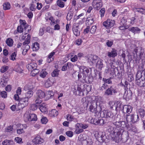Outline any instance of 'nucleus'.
<instances>
[{
    "instance_id": "f03ea898",
    "label": "nucleus",
    "mask_w": 145,
    "mask_h": 145,
    "mask_svg": "<svg viewBox=\"0 0 145 145\" xmlns=\"http://www.w3.org/2000/svg\"><path fill=\"white\" fill-rule=\"evenodd\" d=\"M120 116L118 115H115L114 117V120L113 124L116 126L114 129L111 131L110 136L114 141L116 142L121 141V130H122L121 123H125L124 121H120Z\"/></svg>"
},
{
    "instance_id": "8fccbe9b",
    "label": "nucleus",
    "mask_w": 145,
    "mask_h": 145,
    "mask_svg": "<svg viewBox=\"0 0 145 145\" xmlns=\"http://www.w3.org/2000/svg\"><path fill=\"white\" fill-rule=\"evenodd\" d=\"M73 16V13L72 12H70L68 13L67 16V19L68 20H70L72 18Z\"/></svg>"
},
{
    "instance_id": "a878e982",
    "label": "nucleus",
    "mask_w": 145,
    "mask_h": 145,
    "mask_svg": "<svg viewBox=\"0 0 145 145\" xmlns=\"http://www.w3.org/2000/svg\"><path fill=\"white\" fill-rule=\"evenodd\" d=\"M55 54V52H52L50 53L48 56L47 60L48 63H50L54 59L53 57V56Z\"/></svg>"
},
{
    "instance_id": "f8f14e48",
    "label": "nucleus",
    "mask_w": 145,
    "mask_h": 145,
    "mask_svg": "<svg viewBox=\"0 0 145 145\" xmlns=\"http://www.w3.org/2000/svg\"><path fill=\"white\" fill-rule=\"evenodd\" d=\"M98 56L96 55H90L88 57V61L92 64H95L97 61Z\"/></svg>"
},
{
    "instance_id": "f704fd0d",
    "label": "nucleus",
    "mask_w": 145,
    "mask_h": 145,
    "mask_svg": "<svg viewBox=\"0 0 145 145\" xmlns=\"http://www.w3.org/2000/svg\"><path fill=\"white\" fill-rule=\"evenodd\" d=\"M6 43L8 46L10 47L12 46L13 43V40L11 38H8L7 39Z\"/></svg>"
},
{
    "instance_id": "5fc2aeb1",
    "label": "nucleus",
    "mask_w": 145,
    "mask_h": 145,
    "mask_svg": "<svg viewBox=\"0 0 145 145\" xmlns=\"http://www.w3.org/2000/svg\"><path fill=\"white\" fill-rule=\"evenodd\" d=\"M127 22L126 19L125 18H123L121 20L120 24L122 25H126Z\"/></svg>"
},
{
    "instance_id": "4d7b16f0",
    "label": "nucleus",
    "mask_w": 145,
    "mask_h": 145,
    "mask_svg": "<svg viewBox=\"0 0 145 145\" xmlns=\"http://www.w3.org/2000/svg\"><path fill=\"white\" fill-rule=\"evenodd\" d=\"M47 74V72L44 70L43 69L40 72V76L42 78H44Z\"/></svg>"
},
{
    "instance_id": "0e129e2a",
    "label": "nucleus",
    "mask_w": 145,
    "mask_h": 145,
    "mask_svg": "<svg viewBox=\"0 0 145 145\" xmlns=\"http://www.w3.org/2000/svg\"><path fill=\"white\" fill-rule=\"evenodd\" d=\"M58 74V71L57 70L54 71L52 73V75L53 77L56 76Z\"/></svg>"
},
{
    "instance_id": "de8ad7c7",
    "label": "nucleus",
    "mask_w": 145,
    "mask_h": 145,
    "mask_svg": "<svg viewBox=\"0 0 145 145\" xmlns=\"http://www.w3.org/2000/svg\"><path fill=\"white\" fill-rule=\"evenodd\" d=\"M46 17L45 19L46 21L50 22L52 16H51V14L49 12H48L46 13L45 14Z\"/></svg>"
},
{
    "instance_id": "774afa93",
    "label": "nucleus",
    "mask_w": 145,
    "mask_h": 145,
    "mask_svg": "<svg viewBox=\"0 0 145 145\" xmlns=\"http://www.w3.org/2000/svg\"><path fill=\"white\" fill-rule=\"evenodd\" d=\"M17 30L20 33H22L23 32V29L21 25L18 26L17 29Z\"/></svg>"
},
{
    "instance_id": "c756f323",
    "label": "nucleus",
    "mask_w": 145,
    "mask_h": 145,
    "mask_svg": "<svg viewBox=\"0 0 145 145\" xmlns=\"http://www.w3.org/2000/svg\"><path fill=\"white\" fill-rule=\"evenodd\" d=\"M53 81L52 79H48L45 84L46 87L48 88L51 86L53 84Z\"/></svg>"
},
{
    "instance_id": "393cba45",
    "label": "nucleus",
    "mask_w": 145,
    "mask_h": 145,
    "mask_svg": "<svg viewBox=\"0 0 145 145\" xmlns=\"http://www.w3.org/2000/svg\"><path fill=\"white\" fill-rule=\"evenodd\" d=\"M133 10L135 12H137L142 14H145V9L142 8H133Z\"/></svg>"
},
{
    "instance_id": "bf43d9fd",
    "label": "nucleus",
    "mask_w": 145,
    "mask_h": 145,
    "mask_svg": "<svg viewBox=\"0 0 145 145\" xmlns=\"http://www.w3.org/2000/svg\"><path fill=\"white\" fill-rule=\"evenodd\" d=\"M97 29L96 26L93 25L92 26L91 29H90V32L91 34H94L96 31Z\"/></svg>"
},
{
    "instance_id": "69168bd1",
    "label": "nucleus",
    "mask_w": 145,
    "mask_h": 145,
    "mask_svg": "<svg viewBox=\"0 0 145 145\" xmlns=\"http://www.w3.org/2000/svg\"><path fill=\"white\" fill-rule=\"evenodd\" d=\"M16 56V54L15 52H14L12 53L11 55V59L13 61L15 60Z\"/></svg>"
},
{
    "instance_id": "cd10ccee",
    "label": "nucleus",
    "mask_w": 145,
    "mask_h": 145,
    "mask_svg": "<svg viewBox=\"0 0 145 145\" xmlns=\"http://www.w3.org/2000/svg\"><path fill=\"white\" fill-rule=\"evenodd\" d=\"M92 15L91 17H88L87 19L86 22L88 23H89V24L91 25L95 21V16L92 14Z\"/></svg>"
},
{
    "instance_id": "3c124183",
    "label": "nucleus",
    "mask_w": 145,
    "mask_h": 145,
    "mask_svg": "<svg viewBox=\"0 0 145 145\" xmlns=\"http://www.w3.org/2000/svg\"><path fill=\"white\" fill-rule=\"evenodd\" d=\"M77 126L82 129H85L88 127V125L86 124H83L81 123H77Z\"/></svg>"
},
{
    "instance_id": "37998d69",
    "label": "nucleus",
    "mask_w": 145,
    "mask_h": 145,
    "mask_svg": "<svg viewBox=\"0 0 145 145\" xmlns=\"http://www.w3.org/2000/svg\"><path fill=\"white\" fill-rule=\"evenodd\" d=\"M50 24L51 25H54L58 23L59 21L58 20H55L54 19L52 16L50 22Z\"/></svg>"
},
{
    "instance_id": "20e7f679",
    "label": "nucleus",
    "mask_w": 145,
    "mask_h": 145,
    "mask_svg": "<svg viewBox=\"0 0 145 145\" xmlns=\"http://www.w3.org/2000/svg\"><path fill=\"white\" fill-rule=\"evenodd\" d=\"M126 119L127 122L131 121L135 123L138 121L139 118L138 114H132L126 115Z\"/></svg>"
},
{
    "instance_id": "f257e3e1",
    "label": "nucleus",
    "mask_w": 145,
    "mask_h": 145,
    "mask_svg": "<svg viewBox=\"0 0 145 145\" xmlns=\"http://www.w3.org/2000/svg\"><path fill=\"white\" fill-rule=\"evenodd\" d=\"M20 23L21 25L24 27L25 32L24 35L20 37L21 41L25 40L22 45V48L23 49L22 54L25 55L30 48L29 44L30 42L31 36L29 34L27 35V34L31 30V27L30 25H28L26 23L25 20L20 19Z\"/></svg>"
},
{
    "instance_id": "7ed1b4c3",
    "label": "nucleus",
    "mask_w": 145,
    "mask_h": 145,
    "mask_svg": "<svg viewBox=\"0 0 145 145\" xmlns=\"http://www.w3.org/2000/svg\"><path fill=\"white\" fill-rule=\"evenodd\" d=\"M90 104L89 106L90 111L91 112L95 113V114H97V113H99L103 109L102 106L99 105V107L100 108V110L97 111V102L95 101H91Z\"/></svg>"
},
{
    "instance_id": "864d4df0",
    "label": "nucleus",
    "mask_w": 145,
    "mask_h": 145,
    "mask_svg": "<svg viewBox=\"0 0 145 145\" xmlns=\"http://www.w3.org/2000/svg\"><path fill=\"white\" fill-rule=\"evenodd\" d=\"M7 94L5 91H3L0 93V97L4 98H6L7 97Z\"/></svg>"
},
{
    "instance_id": "72a5a7b5",
    "label": "nucleus",
    "mask_w": 145,
    "mask_h": 145,
    "mask_svg": "<svg viewBox=\"0 0 145 145\" xmlns=\"http://www.w3.org/2000/svg\"><path fill=\"white\" fill-rule=\"evenodd\" d=\"M30 116V114H29L27 112H26L24 115V120L26 121H30L31 119Z\"/></svg>"
},
{
    "instance_id": "b1692460",
    "label": "nucleus",
    "mask_w": 145,
    "mask_h": 145,
    "mask_svg": "<svg viewBox=\"0 0 145 145\" xmlns=\"http://www.w3.org/2000/svg\"><path fill=\"white\" fill-rule=\"evenodd\" d=\"M103 60L100 59L97 60V63L96 64V67L99 69H101L103 67Z\"/></svg>"
},
{
    "instance_id": "bb28decb",
    "label": "nucleus",
    "mask_w": 145,
    "mask_h": 145,
    "mask_svg": "<svg viewBox=\"0 0 145 145\" xmlns=\"http://www.w3.org/2000/svg\"><path fill=\"white\" fill-rule=\"evenodd\" d=\"M39 48V44L37 42H35L32 45V49L33 51H36Z\"/></svg>"
},
{
    "instance_id": "ddd939ff",
    "label": "nucleus",
    "mask_w": 145,
    "mask_h": 145,
    "mask_svg": "<svg viewBox=\"0 0 145 145\" xmlns=\"http://www.w3.org/2000/svg\"><path fill=\"white\" fill-rule=\"evenodd\" d=\"M121 141L123 142H125L129 139V135L127 132L125 131L120 136Z\"/></svg>"
},
{
    "instance_id": "4c0bfd02",
    "label": "nucleus",
    "mask_w": 145,
    "mask_h": 145,
    "mask_svg": "<svg viewBox=\"0 0 145 145\" xmlns=\"http://www.w3.org/2000/svg\"><path fill=\"white\" fill-rule=\"evenodd\" d=\"M93 101H95L97 102V104L98 103H102L103 101V99L102 97L100 96H97L95 97V100Z\"/></svg>"
},
{
    "instance_id": "aec40b11",
    "label": "nucleus",
    "mask_w": 145,
    "mask_h": 145,
    "mask_svg": "<svg viewBox=\"0 0 145 145\" xmlns=\"http://www.w3.org/2000/svg\"><path fill=\"white\" fill-rule=\"evenodd\" d=\"M25 125L21 124L20 125V129H18L17 130V132L19 135L24 133L25 131L24 129H25Z\"/></svg>"
},
{
    "instance_id": "2f4dec72",
    "label": "nucleus",
    "mask_w": 145,
    "mask_h": 145,
    "mask_svg": "<svg viewBox=\"0 0 145 145\" xmlns=\"http://www.w3.org/2000/svg\"><path fill=\"white\" fill-rule=\"evenodd\" d=\"M137 112L138 115H139L140 117L142 118H143L145 115V111L144 109H138Z\"/></svg>"
},
{
    "instance_id": "c85d7f7f",
    "label": "nucleus",
    "mask_w": 145,
    "mask_h": 145,
    "mask_svg": "<svg viewBox=\"0 0 145 145\" xmlns=\"http://www.w3.org/2000/svg\"><path fill=\"white\" fill-rule=\"evenodd\" d=\"M54 95V93L52 91H48L46 93L45 96L46 97L47 99H49L52 98Z\"/></svg>"
},
{
    "instance_id": "0eeeda50",
    "label": "nucleus",
    "mask_w": 145,
    "mask_h": 145,
    "mask_svg": "<svg viewBox=\"0 0 145 145\" xmlns=\"http://www.w3.org/2000/svg\"><path fill=\"white\" fill-rule=\"evenodd\" d=\"M79 69L80 71L82 72V74L84 75L82 79L85 80L86 77L88 76V74L89 72V70L86 67L83 66H81Z\"/></svg>"
},
{
    "instance_id": "6e6d98bb",
    "label": "nucleus",
    "mask_w": 145,
    "mask_h": 145,
    "mask_svg": "<svg viewBox=\"0 0 145 145\" xmlns=\"http://www.w3.org/2000/svg\"><path fill=\"white\" fill-rule=\"evenodd\" d=\"M8 67L7 66H4L2 67L0 71L2 73H4L7 71L8 69Z\"/></svg>"
},
{
    "instance_id": "1a4fd4ad",
    "label": "nucleus",
    "mask_w": 145,
    "mask_h": 145,
    "mask_svg": "<svg viewBox=\"0 0 145 145\" xmlns=\"http://www.w3.org/2000/svg\"><path fill=\"white\" fill-rule=\"evenodd\" d=\"M121 111L124 114L127 113L129 114L132 111V107L129 105H125L122 106Z\"/></svg>"
},
{
    "instance_id": "338daca9",
    "label": "nucleus",
    "mask_w": 145,
    "mask_h": 145,
    "mask_svg": "<svg viewBox=\"0 0 145 145\" xmlns=\"http://www.w3.org/2000/svg\"><path fill=\"white\" fill-rule=\"evenodd\" d=\"M139 57L140 58H141L142 56H143L144 53V52L143 50H142L141 48H139Z\"/></svg>"
},
{
    "instance_id": "39448f33",
    "label": "nucleus",
    "mask_w": 145,
    "mask_h": 145,
    "mask_svg": "<svg viewBox=\"0 0 145 145\" xmlns=\"http://www.w3.org/2000/svg\"><path fill=\"white\" fill-rule=\"evenodd\" d=\"M88 121L95 125H103L104 123L103 119H93L92 117L89 118L88 120Z\"/></svg>"
},
{
    "instance_id": "9d476101",
    "label": "nucleus",
    "mask_w": 145,
    "mask_h": 145,
    "mask_svg": "<svg viewBox=\"0 0 145 145\" xmlns=\"http://www.w3.org/2000/svg\"><path fill=\"white\" fill-rule=\"evenodd\" d=\"M29 100L25 97L21 98L19 99V104L21 105V108H23L28 105Z\"/></svg>"
},
{
    "instance_id": "e2e57ef3",
    "label": "nucleus",
    "mask_w": 145,
    "mask_h": 145,
    "mask_svg": "<svg viewBox=\"0 0 145 145\" xmlns=\"http://www.w3.org/2000/svg\"><path fill=\"white\" fill-rule=\"evenodd\" d=\"M83 86H82V85L78 86L77 90L79 91V93H80L81 92H83Z\"/></svg>"
},
{
    "instance_id": "473e14b6",
    "label": "nucleus",
    "mask_w": 145,
    "mask_h": 145,
    "mask_svg": "<svg viewBox=\"0 0 145 145\" xmlns=\"http://www.w3.org/2000/svg\"><path fill=\"white\" fill-rule=\"evenodd\" d=\"M33 92L32 90H29L25 94V97L29 99L33 95Z\"/></svg>"
},
{
    "instance_id": "6e6552de",
    "label": "nucleus",
    "mask_w": 145,
    "mask_h": 145,
    "mask_svg": "<svg viewBox=\"0 0 145 145\" xmlns=\"http://www.w3.org/2000/svg\"><path fill=\"white\" fill-rule=\"evenodd\" d=\"M92 5L95 9L99 10L102 7V4L101 0H93Z\"/></svg>"
},
{
    "instance_id": "5701e85b",
    "label": "nucleus",
    "mask_w": 145,
    "mask_h": 145,
    "mask_svg": "<svg viewBox=\"0 0 145 145\" xmlns=\"http://www.w3.org/2000/svg\"><path fill=\"white\" fill-rule=\"evenodd\" d=\"M40 111L43 113H46L47 112L46 105L44 103H42L40 105L39 107Z\"/></svg>"
},
{
    "instance_id": "4be33fe9",
    "label": "nucleus",
    "mask_w": 145,
    "mask_h": 145,
    "mask_svg": "<svg viewBox=\"0 0 145 145\" xmlns=\"http://www.w3.org/2000/svg\"><path fill=\"white\" fill-rule=\"evenodd\" d=\"M78 27L77 26H74L72 30L74 34L76 36H78L80 35V31L78 30Z\"/></svg>"
},
{
    "instance_id": "13d9d810",
    "label": "nucleus",
    "mask_w": 145,
    "mask_h": 145,
    "mask_svg": "<svg viewBox=\"0 0 145 145\" xmlns=\"http://www.w3.org/2000/svg\"><path fill=\"white\" fill-rule=\"evenodd\" d=\"M48 121V119L45 117H43L41 120V122L42 124H46Z\"/></svg>"
},
{
    "instance_id": "ea45409f",
    "label": "nucleus",
    "mask_w": 145,
    "mask_h": 145,
    "mask_svg": "<svg viewBox=\"0 0 145 145\" xmlns=\"http://www.w3.org/2000/svg\"><path fill=\"white\" fill-rule=\"evenodd\" d=\"M116 104V109L118 110H121V109L122 108V106H123L119 101H117Z\"/></svg>"
},
{
    "instance_id": "e433bc0d",
    "label": "nucleus",
    "mask_w": 145,
    "mask_h": 145,
    "mask_svg": "<svg viewBox=\"0 0 145 145\" xmlns=\"http://www.w3.org/2000/svg\"><path fill=\"white\" fill-rule=\"evenodd\" d=\"M3 9L5 10L9 9L10 8V3L8 2L4 3L3 5Z\"/></svg>"
},
{
    "instance_id": "09e8293b",
    "label": "nucleus",
    "mask_w": 145,
    "mask_h": 145,
    "mask_svg": "<svg viewBox=\"0 0 145 145\" xmlns=\"http://www.w3.org/2000/svg\"><path fill=\"white\" fill-rule=\"evenodd\" d=\"M31 71V75L33 76H35L39 72L40 70L36 68V69H34V70Z\"/></svg>"
},
{
    "instance_id": "79ce46f5",
    "label": "nucleus",
    "mask_w": 145,
    "mask_h": 145,
    "mask_svg": "<svg viewBox=\"0 0 145 145\" xmlns=\"http://www.w3.org/2000/svg\"><path fill=\"white\" fill-rule=\"evenodd\" d=\"M30 121H36L37 118L36 115L35 114H30Z\"/></svg>"
},
{
    "instance_id": "412c9836",
    "label": "nucleus",
    "mask_w": 145,
    "mask_h": 145,
    "mask_svg": "<svg viewBox=\"0 0 145 145\" xmlns=\"http://www.w3.org/2000/svg\"><path fill=\"white\" fill-rule=\"evenodd\" d=\"M91 99L90 97H84L82 99L81 101L85 105L88 106L89 102L91 101Z\"/></svg>"
},
{
    "instance_id": "a19ab883",
    "label": "nucleus",
    "mask_w": 145,
    "mask_h": 145,
    "mask_svg": "<svg viewBox=\"0 0 145 145\" xmlns=\"http://www.w3.org/2000/svg\"><path fill=\"white\" fill-rule=\"evenodd\" d=\"M108 111L106 110H104L103 111L100 112V116L106 118L108 114Z\"/></svg>"
},
{
    "instance_id": "58836bf2",
    "label": "nucleus",
    "mask_w": 145,
    "mask_h": 145,
    "mask_svg": "<svg viewBox=\"0 0 145 145\" xmlns=\"http://www.w3.org/2000/svg\"><path fill=\"white\" fill-rule=\"evenodd\" d=\"M78 126H77V123L75 126V132L77 134H79L80 133L83 132L84 131V130L82 129L81 128H80V127Z\"/></svg>"
},
{
    "instance_id": "052dcab7",
    "label": "nucleus",
    "mask_w": 145,
    "mask_h": 145,
    "mask_svg": "<svg viewBox=\"0 0 145 145\" xmlns=\"http://www.w3.org/2000/svg\"><path fill=\"white\" fill-rule=\"evenodd\" d=\"M15 141L18 143L21 144L23 143L22 139L19 137H16L15 138Z\"/></svg>"
},
{
    "instance_id": "423d86ee",
    "label": "nucleus",
    "mask_w": 145,
    "mask_h": 145,
    "mask_svg": "<svg viewBox=\"0 0 145 145\" xmlns=\"http://www.w3.org/2000/svg\"><path fill=\"white\" fill-rule=\"evenodd\" d=\"M115 23V21L110 19H107L104 22L103 25L107 29H109L113 27Z\"/></svg>"
},
{
    "instance_id": "c03bdc74",
    "label": "nucleus",
    "mask_w": 145,
    "mask_h": 145,
    "mask_svg": "<svg viewBox=\"0 0 145 145\" xmlns=\"http://www.w3.org/2000/svg\"><path fill=\"white\" fill-rule=\"evenodd\" d=\"M57 5L61 8H63L65 6V3L61 0H58L57 2Z\"/></svg>"
},
{
    "instance_id": "7c9ffc66",
    "label": "nucleus",
    "mask_w": 145,
    "mask_h": 145,
    "mask_svg": "<svg viewBox=\"0 0 145 145\" xmlns=\"http://www.w3.org/2000/svg\"><path fill=\"white\" fill-rule=\"evenodd\" d=\"M34 88L33 85L31 83H29L26 85L24 87V89L26 91L27 90H32V89Z\"/></svg>"
},
{
    "instance_id": "c9c22d12",
    "label": "nucleus",
    "mask_w": 145,
    "mask_h": 145,
    "mask_svg": "<svg viewBox=\"0 0 145 145\" xmlns=\"http://www.w3.org/2000/svg\"><path fill=\"white\" fill-rule=\"evenodd\" d=\"M137 84L140 87H144L145 86V79L139 80L137 82Z\"/></svg>"
},
{
    "instance_id": "a18cd8bd",
    "label": "nucleus",
    "mask_w": 145,
    "mask_h": 145,
    "mask_svg": "<svg viewBox=\"0 0 145 145\" xmlns=\"http://www.w3.org/2000/svg\"><path fill=\"white\" fill-rule=\"evenodd\" d=\"M13 129V128L12 126L10 125L6 128L5 129V131L6 132H9L10 133H12Z\"/></svg>"
},
{
    "instance_id": "49530a36",
    "label": "nucleus",
    "mask_w": 145,
    "mask_h": 145,
    "mask_svg": "<svg viewBox=\"0 0 145 145\" xmlns=\"http://www.w3.org/2000/svg\"><path fill=\"white\" fill-rule=\"evenodd\" d=\"M116 103L114 101H110L109 104L111 109H113L114 108H116Z\"/></svg>"
},
{
    "instance_id": "680f3d73",
    "label": "nucleus",
    "mask_w": 145,
    "mask_h": 145,
    "mask_svg": "<svg viewBox=\"0 0 145 145\" xmlns=\"http://www.w3.org/2000/svg\"><path fill=\"white\" fill-rule=\"evenodd\" d=\"M67 119L69 121H72L74 117L68 114L67 115Z\"/></svg>"
},
{
    "instance_id": "9b49d317",
    "label": "nucleus",
    "mask_w": 145,
    "mask_h": 145,
    "mask_svg": "<svg viewBox=\"0 0 145 145\" xmlns=\"http://www.w3.org/2000/svg\"><path fill=\"white\" fill-rule=\"evenodd\" d=\"M97 139L100 142H105V140L106 138L105 133L103 132H100L99 133Z\"/></svg>"
},
{
    "instance_id": "a211bd4d",
    "label": "nucleus",
    "mask_w": 145,
    "mask_h": 145,
    "mask_svg": "<svg viewBox=\"0 0 145 145\" xmlns=\"http://www.w3.org/2000/svg\"><path fill=\"white\" fill-rule=\"evenodd\" d=\"M117 54L116 50L114 49H112L111 52L108 53L107 56L109 57H114L117 56Z\"/></svg>"
},
{
    "instance_id": "603ef678",
    "label": "nucleus",
    "mask_w": 145,
    "mask_h": 145,
    "mask_svg": "<svg viewBox=\"0 0 145 145\" xmlns=\"http://www.w3.org/2000/svg\"><path fill=\"white\" fill-rule=\"evenodd\" d=\"M12 142L11 140H5L2 142L3 145H10V142Z\"/></svg>"
},
{
    "instance_id": "6ab92c4d",
    "label": "nucleus",
    "mask_w": 145,
    "mask_h": 145,
    "mask_svg": "<svg viewBox=\"0 0 145 145\" xmlns=\"http://www.w3.org/2000/svg\"><path fill=\"white\" fill-rule=\"evenodd\" d=\"M36 95L38 98H40L42 99L45 96L44 92L41 90H39L37 91Z\"/></svg>"
},
{
    "instance_id": "f3484780",
    "label": "nucleus",
    "mask_w": 145,
    "mask_h": 145,
    "mask_svg": "<svg viewBox=\"0 0 145 145\" xmlns=\"http://www.w3.org/2000/svg\"><path fill=\"white\" fill-rule=\"evenodd\" d=\"M128 30L134 34H139L141 31V30L138 27H134L129 28Z\"/></svg>"
},
{
    "instance_id": "4468645a",
    "label": "nucleus",
    "mask_w": 145,
    "mask_h": 145,
    "mask_svg": "<svg viewBox=\"0 0 145 145\" xmlns=\"http://www.w3.org/2000/svg\"><path fill=\"white\" fill-rule=\"evenodd\" d=\"M34 143V145H36L37 144H41L44 142L43 139L39 135L37 136L33 140Z\"/></svg>"
},
{
    "instance_id": "dca6fc26",
    "label": "nucleus",
    "mask_w": 145,
    "mask_h": 145,
    "mask_svg": "<svg viewBox=\"0 0 145 145\" xmlns=\"http://www.w3.org/2000/svg\"><path fill=\"white\" fill-rule=\"evenodd\" d=\"M113 92L115 93H116L117 91L116 89L112 87H111L106 90L105 92V94L107 95H111L112 94Z\"/></svg>"
},
{
    "instance_id": "2eb2a0df",
    "label": "nucleus",
    "mask_w": 145,
    "mask_h": 145,
    "mask_svg": "<svg viewBox=\"0 0 145 145\" xmlns=\"http://www.w3.org/2000/svg\"><path fill=\"white\" fill-rule=\"evenodd\" d=\"M37 67V64L36 63L32 62L27 65V67L29 71H31L36 69Z\"/></svg>"
}]
</instances>
